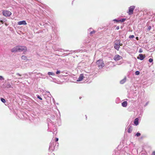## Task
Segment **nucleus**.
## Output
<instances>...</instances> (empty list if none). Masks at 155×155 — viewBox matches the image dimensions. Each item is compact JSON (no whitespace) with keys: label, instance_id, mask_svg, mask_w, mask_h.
Masks as SVG:
<instances>
[{"label":"nucleus","instance_id":"nucleus-40","mask_svg":"<svg viewBox=\"0 0 155 155\" xmlns=\"http://www.w3.org/2000/svg\"><path fill=\"white\" fill-rule=\"evenodd\" d=\"M54 131L53 132V134H56L57 133V132H56V129H55V130H54Z\"/></svg>","mask_w":155,"mask_h":155},{"label":"nucleus","instance_id":"nucleus-55","mask_svg":"<svg viewBox=\"0 0 155 155\" xmlns=\"http://www.w3.org/2000/svg\"><path fill=\"white\" fill-rule=\"evenodd\" d=\"M151 20H152V21H154V19H151Z\"/></svg>","mask_w":155,"mask_h":155},{"label":"nucleus","instance_id":"nucleus-18","mask_svg":"<svg viewBox=\"0 0 155 155\" xmlns=\"http://www.w3.org/2000/svg\"><path fill=\"white\" fill-rule=\"evenodd\" d=\"M126 78L125 77L123 79L121 80L120 81V83L121 84H123L126 81Z\"/></svg>","mask_w":155,"mask_h":155},{"label":"nucleus","instance_id":"nucleus-22","mask_svg":"<svg viewBox=\"0 0 155 155\" xmlns=\"http://www.w3.org/2000/svg\"><path fill=\"white\" fill-rule=\"evenodd\" d=\"M120 102V99L119 97H117L115 100V102L117 104L119 103Z\"/></svg>","mask_w":155,"mask_h":155},{"label":"nucleus","instance_id":"nucleus-11","mask_svg":"<svg viewBox=\"0 0 155 155\" xmlns=\"http://www.w3.org/2000/svg\"><path fill=\"white\" fill-rule=\"evenodd\" d=\"M18 25H27V24L25 21L22 20V21H18Z\"/></svg>","mask_w":155,"mask_h":155},{"label":"nucleus","instance_id":"nucleus-45","mask_svg":"<svg viewBox=\"0 0 155 155\" xmlns=\"http://www.w3.org/2000/svg\"><path fill=\"white\" fill-rule=\"evenodd\" d=\"M24 78V77H22L21 78H18V79L19 80L20 79H23Z\"/></svg>","mask_w":155,"mask_h":155},{"label":"nucleus","instance_id":"nucleus-27","mask_svg":"<svg viewBox=\"0 0 155 155\" xmlns=\"http://www.w3.org/2000/svg\"><path fill=\"white\" fill-rule=\"evenodd\" d=\"M1 101L3 103H5L6 102L5 100L3 98H1Z\"/></svg>","mask_w":155,"mask_h":155},{"label":"nucleus","instance_id":"nucleus-59","mask_svg":"<svg viewBox=\"0 0 155 155\" xmlns=\"http://www.w3.org/2000/svg\"><path fill=\"white\" fill-rule=\"evenodd\" d=\"M73 1L72 2V4H73Z\"/></svg>","mask_w":155,"mask_h":155},{"label":"nucleus","instance_id":"nucleus-46","mask_svg":"<svg viewBox=\"0 0 155 155\" xmlns=\"http://www.w3.org/2000/svg\"><path fill=\"white\" fill-rule=\"evenodd\" d=\"M119 28H120L119 26H117L116 27V29H117V30H119Z\"/></svg>","mask_w":155,"mask_h":155},{"label":"nucleus","instance_id":"nucleus-53","mask_svg":"<svg viewBox=\"0 0 155 155\" xmlns=\"http://www.w3.org/2000/svg\"><path fill=\"white\" fill-rule=\"evenodd\" d=\"M27 75L26 74H24L23 75Z\"/></svg>","mask_w":155,"mask_h":155},{"label":"nucleus","instance_id":"nucleus-10","mask_svg":"<svg viewBox=\"0 0 155 155\" xmlns=\"http://www.w3.org/2000/svg\"><path fill=\"white\" fill-rule=\"evenodd\" d=\"M122 58V57L121 56L118 54H117L114 56V59L115 61H117L121 59Z\"/></svg>","mask_w":155,"mask_h":155},{"label":"nucleus","instance_id":"nucleus-51","mask_svg":"<svg viewBox=\"0 0 155 155\" xmlns=\"http://www.w3.org/2000/svg\"><path fill=\"white\" fill-rule=\"evenodd\" d=\"M11 80L10 79H8L7 80H6V81H10Z\"/></svg>","mask_w":155,"mask_h":155},{"label":"nucleus","instance_id":"nucleus-17","mask_svg":"<svg viewBox=\"0 0 155 155\" xmlns=\"http://www.w3.org/2000/svg\"><path fill=\"white\" fill-rule=\"evenodd\" d=\"M127 103L126 101H124L121 104L122 106L124 107H126L127 106Z\"/></svg>","mask_w":155,"mask_h":155},{"label":"nucleus","instance_id":"nucleus-60","mask_svg":"<svg viewBox=\"0 0 155 155\" xmlns=\"http://www.w3.org/2000/svg\"><path fill=\"white\" fill-rule=\"evenodd\" d=\"M63 76V75L61 74V76Z\"/></svg>","mask_w":155,"mask_h":155},{"label":"nucleus","instance_id":"nucleus-5","mask_svg":"<svg viewBox=\"0 0 155 155\" xmlns=\"http://www.w3.org/2000/svg\"><path fill=\"white\" fill-rule=\"evenodd\" d=\"M56 145V143L55 144L54 141H51L49 145V151H53L55 149V146Z\"/></svg>","mask_w":155,"mask_h":155},{"label":"nucleus","instance_id":"nucleus-15","mask_svg":"<svg viewBox=\"0 0 155 155\" xmlns=\"http://www.w3.org/2000/svg\"><path fill=\"white\" fill-rule=\"evenodd\" d=\"M47 74L49 76L50 78H52L50 76H55V74L53 72H48Z\"/></svg>","mask_w":155,"mask_h":155},{"label":"nucleus","instance_id":"nucleus-52","mask_svg":"<svg viewBox=\"0 0 155 155\" xmlns=\"http://www.w3.org/2000/svg\"><path fill=\"white\" fill-rule=\"evenodd\" d=\"M85 117H86V120H87V115H85Z\"/></svg>","mask_w":155,"mask_h":155},{"label":"nucleus","instance_id":"nucleus-24","mask_svg":"<svg viewBox=\"0 0 155 155\" xmlns=\"http://www.w3.org/2000/svg\"><path fill=\"white\" fill-rule=\"evenodd\" d=\"M36 96L37 97V98L39 99L40 100H42V98H41V96L39 95L38 94H37L36 95Z\"/></svg>","mask_w":155,"mask_h":155},{"label":"nucleus","instance_id":"nucleus-42","mask_svg":"<svg viewBox=\"0 0 155 155\" xmlns=\"http://www.w3.org/2000/svg\"><path fill=\"white\" fill-rule=\"evenodd\" d=\"M149 103V101H147V102L144 105V106H145H145H147L148 104Z\"/></svg>","mask_w":155,"mask_h":155},{"label":"nucleus","instance_id":"nucleus-25","mask_svg":"<svg viewBox=\"0 0 155 155\" xmlns=\"http://www.w3.org/2000/svg\"><path fill=\"white\" fill-rule=\"evenodd\" d=\"M126 20V19L125 18H122L119 20L120 22H123Z\"/></svg>","mask_w":155,"mask_h":155},{"label":"nucleus","instance_id":"nucleus-30","mask_svg":"<svg viewBox=\"0 0 155 155\" xmlns=\"http://www.w3.org/2000/svg\"><path fill=\"white\" fill-rule=\"evenodd\" d=\"M47 96L48 97H50V96H51V94H50V92H49L47 91Z\"/></svg>","mask_w":155,"mask_h":155},{"label":"nucleus","instance_id":"nucleus-7","mask_svg":"<svg viewBox=\"0 0 155 155\" xmlns=\"http://www.w3.org/2000/svg\"><path fill=\"white\" fill-rule=\"evenodd\" d=\"M97 65L100 69L102 68L104 66V64L102 60H97Z\"/></svg>","mask_w":155,"mask_h":155},{"label":"nucleus","instance_id":"nucleus-50","mask_svg":"<svg viewBox=\"0 0 155 155\" xmlns=\"http://www.w3.org/2000/svg\"><path fill=\"white\" fill-rule=\"evenodd\" d=\"M32 73H32V72H29V75H31V74H32Z\"/></svg>","mask_w":155,"mask_h":155},{"label":"nucleus","instance_id":"nucleus-19","mask_svg":"<svg viewBox=\"0 0 155 155\" xmlns=\"http://www.w3.org/2000/svg\"><path fill=\"white\" fill-rule=\"evenodd\" d=\"M21 58L23 60H28L27 57L24 55H23L21 56Z\"/></svg>","mask_w":155,"mask_h":155},{"label":"nucleus","instance_id":"nucleus-33","mask_svg":"<svg viewBox=\"0 0 155 155\" xmlns=\"http://www.w3.org/2000/svg\"><path fill=\"white\" fill-rule=\"evenodd\" d=\"M87 50H86V49H82L80 50H79V51H81V52L84 51H87Z\"/></svg>","mask_w":155,"mask_h":155},{"label":"nucleus","instance_id":"nucleus-61","mask_svg":"<svg viewBox=\"0 0 155 155\" xmlns=\"http://www.w3.org/2000/svg\"><path fill=\"white\" fill-rule=\"evenodd\" d=\"M122 28V27H120L121 28Z\"/></svg>","mask_w":155,"mask_h":155},{"label":"nucleus","instance_id":"nucleus-47","mask_svg":"<svg viewBox=\"0 0 155 155\" xmlns=\"http://www.w3.org/2000/svg\"><path fill=\"white\" fill-rule=\"evenodd\" d=\"M48 23H46V24H47L48 25H50L51 24V23H50V22H48Z\"/></svg>","mask_w":155,"mask_h":155},{"label":"nucleus","instance_id":"nucleus-3","mask_svg":"<svg viewBox=\"0 0 155 155\" xmlns=\"http://www.w3.org/2000/svg\"><path fill=\"white\" fill-rule=\"evenodd\" d=\"M96 32V31L94 30L93 28H90L87 30V36L88 37H89V36H92Z\"/></svg>","mask_w":155,"mask_h":155},{"label":"nucleus","instance_id":"nucleus-9","mask_svg":"<svg viewBox=\"0 0 155 155\" xmlns=\"http://www.w3.org/2000/svg\"><path fill=\"white\" fill-rule=\"evenodd\" d=\"M114 48L117 51H119L120 48V46H119L117 40L114 41Z\"/></svg>","mask_w":155,"mask_h":155},{"label":"nucleus","instance_id":"nucleus-62","mask_svg":"<svg viewBox=\"0 0 155 155\" xmlns=\"http://www.w3.org/2000/svg\"><path fill=\"white\" fill-rule=\"evenodd\" d=\"M96 63H97V61H96Z\"/></svg>","mask_w":155,"mask_h":155},{"label":"nucleus","instance_id":"nucleus-12","mask_svg":"<svg viewBox=\"0 0 155 155\" xmlns=\"http://www.w3.org/2000/svg\"><path fill=\"white\" fill-rule=\"evenodd\" d=\"M84 77V76L83 74H80L78 79L77 80V81H80L82 80Z\"/></svg>","mask_w":155,"mask_h":155},{"label":"nucleus","instance_id":"nucleus-21","mask_svg":"<svg viewBox=\"0 0 155 155\" xmlns=\"http://www.w3.org/2000/svg\"><path fill=\"white\" fill-rule=\"evenodd\" d=\"M58 51H61V52H64V51H66V52H68V51H70L69 50H64L63 49H61V48H59V49H58Z\"/></svg>","mask_w":155,"mask_h":155},{"label":"nucleus","instance_id":"nucleus-28","mask_svg":"<svg viewBox=\"0 0 155 155\" xmlns=\"http://www.w3.org/2000/svg\"><path fill=\"white\" fill-rule=\"evenodd\" d=\"M61 72H61L60 70H57L56 72V74H59Z\"/></svg>","mask_w":155,"mask_h":155},{"label":"nucleus","instance_id":"nucleus-34","mask_svg":"<svg viewBox=\"0 0 155 155\" xmlns=\"http://www.w3.org/2000/svg\"><path fill=\"white\" fill-rule=\"evenodd\" d=\"M134 37V35H130L129 36V38L130 39L133 38Z\"/></svg>","mask_w":155,"mask_h":155},{"label":"nucleus","instance_id":"nucleus-4","mask_svg":"<svg viewBox=\"0 0 155 155\" xmlns=\"http://www.w3.org/2000/svg\"><path fill=\"white\" fill-rule=\"evenodd\" d=\"M2 87L5 89H8L9 88H12L13 87L9 82H7L5 80V82L2 85Z\"/></svg>","mask_w":155,"mask_h":155},{"label":"nucleus","instance_id":"nucleus-44","mask_svg":"<svg viewBox=\"0 0 155 155\" xmlns=\"http://www.w3.org/2000/svg\"><path fill=\"white\" fill-rule=\"evenodd\" d=\"M58 138H56L55 139V141L56 142H58Z\"/></svg>","mask_w":155,"mask_h":155},{"label":"nucleus","instance_id":"nucleus-56","mask_svg":"<svg viewBox=\"0 0 155 155\" xmlns=\"http://www.w3.org/2000/svg\"><path fill=\"white\" fill-rule=\"evenodd\" d=\"M153 17H154L155 16V15H153Z\"/></svg>","mask_w":155,"mask_h":155},{"label":"nucleus","instance_id":"nucleus-32","mask_svg":"<svg viewBox=\"0 0 155 155\" xmlns=\"http://www.w3.org/2000/svg\"><path fill=\"white\" fill-rule=\"evenodd\" d=\"M153 59L152 58H150L149 59V61L150 62V63H152L153 64Z\"/></svg>","mask_w":155,"mask_h":155},{"label":"nucleus","instance_id":"nucleus-57","mask_svg":"<svg viewBox=\"0 0 155 155\" xmlns=\"http://www.w3.org/2000/svg\"><path fill=\"white\" fill-rule=\"evenodd\" d=\"M52 28L53 30L54 28L53 27H52Z\"/></svg>","mask_w":155,"mask_h":155},{"label":"nucleus","instance_id":"nucleus-2","mask_svg":"<svg viewBox=\"0 0 155 155\" xmlns=\"http://www.w3.org/2000/svg\"><path fill=\"white\" fill-rule=\"evenodd\" d=\"M90 38L89 37H88L86 38L83 41V44L85 46H84V47L85 48V46L88 47V48L89 47H90L91 44H90Z\"/></svg>","mask_w":155,"mask_h":155},{"label":"nucleus","instance_id":"nucleus-6","mask_svg":"<svg viewBox=\"0 0 155 155\" xmlns=\"http://www.w3.org/2000/svg\"><path fill=\"white\" fill-rule=\"evenodd\" d=\"M135 8V6L132 5L130 6L129 8L128 11H127V13L130 15L133 14V11Z\"/></svg>","mask_w":155,"mask_h":155},{"label":"nucleus","instance_id":"nucleus-36","mask_svg":"<svg viewBox=\"0 0 155 155\" xmlns=\"http://www.w3.org/2000/svg\"><path fill=\"white\" fill-rule=\"evenodd\" d=\"M113 21H115L116 22H120L119 20H118V19H114L113 20Z\"/></svg>","mask_w":155,"mask_h":155},{"label":"nucleus","instance_id":"nucleus-16","mask_svg":"<svg viewBox=\"0 0 155 155\" xmlns=\"http://www.w3.org/2000/svg\"><path fill=\"white\" fill-rule=\"evenodd\" d=\"M134 124L136 125H137L139 124V119L138 118H137L134 120Z\"/></svg>","mask_w":155,"mask_h":155},{"label":"nucleus","instance_id":"nucleus-37","mask_svg":"<svg viewBox=\"0 0 155 155\" xmlns=\"http://www.w3.org/2000/svg\"><path fill=\"white\" fill-rule=\"evenodd\" d=\"M0 22L2 24H3L4 23V21L2 20V18H0Z\"/></svg>","mask_w":155,"mask_h":155},{"label":"nucleus","instance_id":"nucleus-23","mask_svg":"<svg viewBox=\"0 0 155 155\" xmlns=\"http://www.w3.org/2000/svg\"><path fill=\"white\" fill-rule=\"evenodd\" d=\"M47 121L48 122V128H49V123H51L52 121L50 119L48 118L47 119Z\"/></svg>","mask_w":155,"mask_h":155},{"label":"nucleus","instance_id":"nucleus-14","mask_svg":"<svg viewBox=\"0 0 155 155\" xmlns=\"http://www.w3.org/2000/svg\"><path fill=\"white\" fill-rule=\"evenodd\" d=\"M132 125L131 124H130L128 127V130L127 132L128 133H130L131 132L132 129Z\"/></svg>","mask_w":155,"mask_h":155},{"label":"nucleus","instance_id":"nucleus-31","mask_svg":"<svg viewBox=\"0 0 155 155\" xmlns=\"http://www.w3.org/2000/svg\"><path fill=\"white\" fill-rule=\"evenodd\" d=\"M135 74L136 75H139L140 74V72L139 71H136L135 72Z\"/></svg>","mask_w":155,"mask_h":155},{"label":"nucleus","instance_id":"nucleus-58","mask_svg":"<svg viewBox=\"0 0 155 155\" xmlns=\"http://www.w3.org/2000/svg\"><path fill=\"white\" fill-rule=\"evenodd\" d=\"M52 79H53V80H54V79H55V78H52Z\"/></svg>","mask_w":155,"mask_h":155},{"label":"nucleus","instance_id":"nucleus-1","mask_svg":"<svg viewBox=\"0 0 155 155\" xmlns=\"http://www.w3.org/2000/svg\"><path fill=\"white\" fill-rule=\"evenodd\" d=\"M27 50L26 47L18 45L14 47L11 49V51L13 53H15L17 51L21 52L23 51H26Z\"/></svg>","mask_w":155,"mask_h":155},{"label":"nucleus","instance_id":"nucleus-29","mask_svg":"<svg viewBox=\"0 0 155 155\" xmlns=\"http://www.w3.org/2000/svg\"><path fill=\"white\" fill-rule=\"evenodd\" d=\"M5 80L4 77L2 76H0V81H3Z\"/></svg>","mask_w":155,"mask_h":155},{"label":"nucleus","instance_id":"nucleus-43","mask_svg":"<svg viewBox=\"0 0 155 155\" xmlns=\"http://www.w3.org/2000/svg\"><path fill=\"white\" fill-rule=\"evenodd\" d=\"M16 74L17 75H18V76H21V74H20L19 73H17Z\"/></svg>","mask_w":155,"mask_h":155},{"label":"nucleus","instance_id":"nucleus-26","mask_svg":"<svg viewBox=\"0 0 155 155\" xmlns=\"http://www.w3.org/2000/svg\"><path fill=\"white\" fill-rule=\"evenodd\" d=\"M141 135V134L139 132H137L135 134V136H137V137H139Z\"/></svg>","mask_w":155,"mask_h":155},{"label":"nucleus","instance_id":"nucleus-63","mask_svg":"<svg viewBox=\"0 0 155 155\" xmlns=\"http://www.w3.org/2000/svg\"><path fill=\"white\" fill-rule=\"evenodd\" d=\"M54 33H55V31H54Z\"/></svg>","mask_w":155,"mask_h":155},{"label":"nucleus","instance_id":"nucleus-13","mask_svg":"<svg viewBox=\"0 0 155 155\" xmlns=\"http://www.w3.org/2000/svg\"><path fill=\"white\" fill-rule=\"evenodd\" d=\"M145 56L142 54H140L137 58L138 59H140V60H143L145 58Z\"/></svg>","mask_w":155,"mask_h":155},{"label":"nucleus","instance_id":"nucleus-20","mask_svg":"<svg viewBox=\"0 0 155 155\" xmlns=\"http://www.w3.org/2000/svg\"><path fill=\"white\" fill-rule=\"evenodd\" d=\"M117 43L119 45V46H122L123 44L121 43V41L120 39L118 40H116Z\"/></svg>","mask_w":155,"mask_h":155},{"label":"nucleus","instance_id":"nucleus-8","mask_svg":"<svg viewBox=\"0 0 155 155\" xmlns=\"http://www.w3.org/2000/svg\"><path fill=\"white\" fill-rule=\"evenodd\" d=\"M2 14L4 16L6 17H9L12 15L11 12L6 10H3Z\"/></svg>","mask_w":155,"mask_h":155},{"label":"nucleus","instance_id":"nucleus-64","mask_svg":"<svg viewBox=\"0 0 155 155\" xmlns=\"http://www.w3.org/2000/svg\"><path fill=\"white\" fill-rule=\"evenodd\" d=\"M54 33H55V31H54Z\"/></svg>","mask_w":155,"mask_h":155},{"label":"nucleus","instance_id":"nucleus-38","mask_svg":"<svg viewBox=\"0 0 155 155\" xmlns=\"http://www.w3.org/2000/svg\"><path fill=\"white\" fill-rule=\"evenodd\" d=\"M55 118V116L54 115H51V119H52V120H54Z\"/></svg>","mask_w":155,"mask_h":155},{"label":"nucleus","instance_id":"nucleus-41","mask_svg":"<svg viewBox=\"0 0 155 155\" xmlns=\"http://www.w3.org/2000/svg\"><path fill=\"white\" fill-rule=\"evenodd\" d=\"M143 52V50L141 48H140L139 50V52L140 53H141Z\"/></svg>","mask_w":155,"mask_h":155},{"label":"nucleus","instance_id":"nucleus-54","mask_svg":"<svg viewBox=\"0 0 155 155\" xmlns=\"http://www.w3.org/2000/svg\"><path fill=\"white\" fill-rule=\"evenodd\" d=\"M136 39H137V40H138V37H136Z\"/></svg>","mask_w":155,"mask_h":155},{"label":"nucleus","instance_id":"nucleus-48","mask_svg":"<svg viewBox=\"0 0 155 155\" xmlns=\"http://www.w3.org/2000/svg\"><path fill=\"white\" fill-rule=\"evenodd\" d=\"M55 143H56V145L57 146V147H58V142H55Z\"/></svg>","mask_w":155,"mask_h":155},{"label":"nucleus","instance_id":"nucleus-39","mask_svg":"<svg viewBox=\"0 0 155 155\" xmlns=\"http://www.w3.org/2000/svg\"><path fill=\"white\" fill-rule=\"evenodd\" d=\"M151 29V27L150 26H148V27L147 29V30L150 31Z\"/></svg>","mask_w":155,"mask_h":155},{"label":"nucleus","instance_id":"nucleus-35","mask_svg":"<svg viewBox=\"0 0 155 155\" xmlns=\"http://www.w3.org/2000/svg\"><path fill=\"white\" fill-rule=\"evenodd\" d=\"M39 74H40V75H41V77H40V78H45L44 77V75H43V74H42L40 73H39Z\"/></svg>","mask_w":155,"mask_h":155},{"label":"nucleus","instance_id":"nucleus-49","mask_svg":"<svg viewBox=\"0 0 155 155\" xmlns=\"http://www.w3.org/2000/svg\"><path fill=\"white\" fill-rule=\"evenodd\" d=\"M153 155H155V151H153L152 153Z\"/></svg>","mask_w":155,"mask_h":155}]
</instances>
